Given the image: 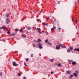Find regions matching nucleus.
Listing matches in <instances>:
<instances>
[{
  "label": "nucleus",
  "mask_w": 79,
  "mask_h": 79,
  "mask_svg": "<svg viewBox=\"0 0 79 79\" xmlns=\"http://www.w3.org/2000/svg\"><path fill=\"white\" fill-rule=\"evenodd\" d=\"M50 19V17H48L46 19V20L47 21H48V19Z\"/></svg>",
  "instance_id": "nucleus-24"
},
{
  "label": "nucleus",
  "mask_w": 79,
  "mask_h": 79,
  "mask_svg": "<svg viewBox=\"0 0 79 79\" xmlns=\"http://www.w3.org/2000/svg\"><path fill=\"white\" fill-rule=\"evenodd\" d=\"M31 56L32 57H33V56H34L32 54H31Z\"/></svg>",
  "instance_id": "nucleus-39"
},
{
  "label": "nucleus",
  "mask_w": 79,
  "mask_h": 79,
  "mask_svg": "<svg viewBox=\"0 0 79 79\" xmlns=\"http://www.w3.org/2000/svg\"><path fill=\"white\" fill-rule=\"evenodd\" d=\"M58 4H60V2H58Z\"/></svg>",
  "instance_id": "nucleus-44"
},
{
  "label": "nucleus",
  "mask_w": 79,
  "mask_h": 79,
  "mask_svg": "<svg viewBox=\"0 0 79 79\" xmlns=\"http://www.w3.org/2000/svg\"><path fill=\"white\" fill-rule=\"evenodd\" d=\"M50 61L51 62H53V61H54V60L53 59H50Z\"/></svg>",
  "instance_id": "nucleus-19"
},
{
  "label": "nucleus",
  "mask_w": 79,
  "mask_h": 79,
  "mask_svg": "<svg viewBox=\"0 0 79 79\" xmlns=\"http://www.w3.org/2000/svg\"><path fill=\"white\" fill-rule=\"evenodd\" d=\"M25 60H26V61H27V62H28V61H29V58H26V59H25Z\"/></svg>",
  "instance_id": "nucleus-16"
},
{
  "label": "nucleus",
  "mask_w": 79,
  "mask_h": 79,
  "mask_svg": "<svg viewBox=\"0 0 79 79\" xmlns=\"http://www.w3.org/2000/svg\"><path fill=\"white\" fill-rule=\"evenodd\" d=\"M38 45L39 46V47L40 48V49L43 48V47H42L43 45L42 44L39 43L38 44Z\"/></svg>",
  "instance_id": "nucleus-1"
},
{
  "label": "nucleus",
  "mask_w": 79,
  "mask_h": 79,
  "mask_svg": "<svg viewBox=\"0 0 79 79\" xmlns=\"http://www.w3.org/2000/svg\"><path fill=\"white\" fill-rule=\"evenodd\" d=\"M73 75L75 77H77V74L76 73H73Z\"/></svg>",
  "instance_id": "nucleus-9"
},
{
  "label": "nucleus",
  "mask_w": 79,
  "mask_h": 79,
  "mask_svg": "<svg viewBox=\"0 0 79 79\" xmlns=\"http://www.w3.org/2000/svg\"><path fill=\"white\" fill-rule=\"evenodd\" d=\"M23 79H26V77H23Z\"/></svg>",
  "instance_id": "nucleus-34"
},
{
  "label": "nucleus",
  "mask_w": 79,
  "mask_h": 79,
  "mask_svg": "<svg viewBox=\"0 0 79 79\" xmlns=\"http://www.w3.org/2000/svg\"><path fill=\"white\" fill-rule=\"evenodd\" d=\"M37 41L38 42H41V40L40 39H38V41Z\"/></svg>",
  "instance_id": "nucleus-22"
},
{
  "label": "nucleus",
  "mask_w": 79,
  "mask_h": 79,
  "mask_svg": "<svg viewBox=\"0 0 79 79\" xmlns=\"http://www.w3.org/2000/svg\"><path fill=\"white\" fill-rule=\"evenodd\" d=\"M31 28L30 27H27V30H31Z\"/></svg>",
  "instance_id": "nucleus-14"
},
{
  "label": "nucleus",
  "mask_w": 79,
  "mask_h": 79,
  "mask_svg": "<svg viewBox=\"0 0 79 79\" xmlns=\"http://www.w3.org/2000/svg\"><path fill=\"white\" fill-rule=\"evenodd\" d=\"M75 22H76V23H77V21H75Z\"/></svg>",
  "instance_id": "nucleus-48"
},
{
  "label": "nucleus",
  "mask_w": 79,
  "mask_h": 79,
  "mask_svg": "<svg viewBox=\"0 0 79 79\" xmlns=\"http://www.w3.org/2000/svg\"><path fill=\"white\" fill-rule=\"evenodd\" d=\"M48 44H49V45H52V44H51L50 43H48Z\"/></svg>",
  "instance_id": "nucleus-28"
},
{
  "label": "nucleus",
  "mask_w": 79,
  "mask_h": 79,
  "mask_svg": "<svg viewBox=\"0 0 79 79\" xmlns=\"http://www.w3.org/2000/svg\"><path fill=\"white\" fill-rule=\"evenodd\" d=\"M36 29L38 30V32H39V33H40V34H42V31H41V30L40 28H37Z\"/></svg>",
  "instance_id": "nucleus-3"
},
{
  "label": "nucleus",
  "mask_w": 79,
  "mask_h": 79,
  "mask_svg": "<svg viewBox=\"0 0 79 79\" xmlns=\"http://www.w3.org/2000/svg\"><path fill=\"white\" fill-rule=\"evenodd\" d=\"M46 34H49V33H48V32H46Z\"/></svg>",
  "instance_id": "nucleus-38"
},
{
  "label": "nucleus",
  "mask_w": 79,
  "mask_h": 79,
  "mask_svg": "<svg viewBox=\"0 0 79 79\" xmlns=\"http://www.w3.org/2000/svg\"><path fill=\"white\" fill-rule=\"evenodd\" d=\"M0 29H3V28H2V27H0Z\"/></svg>",
  "instance_id": "nucleus-43"
},
{
  "label": "nucleus",
  "mask_w": 79,
  "mask_h": 79,
  "mask_svg": "<svg viewBox=\"0 0 79 79\" xmlns=\"http://www.w3.org/2000/svg\"><path fill=\"white\" fill-rule=\"evenodd\" d=\"M42 10H41V11H40V12H42Z\"/></svg>",
  "instance_id": "nucleus-50"
},
{
  "label": "nucleus",
  "mask_w": 79,
  "mask_h": 79,
  "mask_svg": "<svg viewBox=\"0 0 79 79\" xmlns=\"http://www.w3.org/2000/svg\"><path fill=\"white\" fill-rule=\"evenodd\" d=\"M43 24L45 26H47V25H48V23H44Z\"/></svg>",
  "instance_id": "nucleus-25"
},
{
  "label": "nucleus",
  "mask_w": 79,
  "mask_h": 79,
  "mask_svg": "<svg viewBox=\"0 0 79 79\" xmlns=\"http://www.w3.org/2000/svg\"><path fill=\"white\" fill-rule=\"evenodd\" d=\"M54 21L55 22H56V19H54Z\"/></svg>",
  "instance_id": "nucleus-42"
},
{
  "label": "nucleus",
  "mask_w": 79,
  "mask_h": 79,
  "mask_svg": "<svg viewBox=\"0 0 79 79\" xmlns=\"http://www.w3.org/2000/svg\"><path fill=\"white\" fill-rule=\"evenodd\" d=\"M48 42V40H46L44 42H45V43H47V42Z\"/></svg>",
  "instance_id": "nucleus-17"
},
{
  "label": "nucleus",
  "mask_w": 79,
  "mask_h": 79,
  "mask_svg": "<svg viewBox=\"0 0 79 79\" xmlns=\"http://www.w3.org/2000/svg\"><path fill=\"white\" fill-rule=\"evenodd\" d=\"M2 27V29H5V28H6V27H5V25H3Z\"/></svg>",
  "instance_id": "nucleus-12"
},
{
  "label": "nucleus",
  "mask_w": 79,
  "mask_h": 79,
  "mask_svg": "<svg viewBox=\"0 0 79 79\" xmlns=\"http://www.w3.org/2000/svg\"><path fill=\"white\" fill-rule=\"evenodd\" d=\"M56 50H59L60 48V44L56 45Z\"/></svg>",
  "instance_id": "nucleus-5"
},
{
  "label": "nucleus",
  "mask_w": 79,
  "mask_h": 79,
  "mask_svg": "<svg viewBox=\"0 0 79 79\" xmlns=\"http://www.w3.org/2000/svg\"><path fill=\"white\" fill-rule=\"evenodd\" d=\"M22 37H26V35H22Z\"/></svg>",
  "instance_id": "nucleus-23"
},
{
  "label": "nucleus",
  "mask_w": 79,
  "mask_h": 79,
  "mask_svg": "<svg viewBox=\"0 0 79 79\" xmlns=\"http://www.w3.org/2000/svg\"><path fill=\"white\" fill-rule=\"evenodd\" d=\"M68 73V74H70L71 73V71H68L66 72V73Z\"/></svg>",
  "instance_id": "nucleus-13"
},
{
  "label": "nucleus",
  "mask_w": 79,
  "mask_h": 79,
  "mask_svg": "<svg viewBox=\"0 0 79 79\" xmlns=\"http://www.w3.org/2000/svg\"><path fill=\"white\" fill-rule=\"evenodd\" d=\"M20 32H23V30L22 29H20Z\"/></svg>",
  "instance_id": "nucleus-35"
},
{
  "label": "nucleus",
  "mask_w": 79,
  "mask_h": 79,
  "mask_svg": "<svg viewBox=\"0 0 79 79\" xmlns=\"http://www.w3.org/2000/svg\"><path fill=\"white\" fill-rule=\"evenodd\" d=\"M2 31L0 30V33H2Z\"/></svg>",
  "instance_id": "nucleus-45"
},
{
  "label": "nucleus",
  "mask_w": 79,
  "mask_h": 79,
  "mask_svg": "<svg viewBox=\"0 0 79 79\" xmlns=\"http://www.w3.org/2000/svg\"><path fill=\"white\" fill-rule=\"evenodd\" d=\"M73 76H74V75H73L72 74L70 75V77L71 78V77H73Z\"/></svg>",
  "instance_id": "nucleus-21"
},
{
  "label": "nucleus",
  "mask_w": 79,
  "mask_h": 79,
  "mask_svg": "<svg viewBox=\"0 0 79 79\" xmlns=\"http://www.w3.org/2000/svg\"><path fill=\"white\" fill-rule=\"evenodd\" d=\"M73 50V47H70L68 49V50H67V52H69L70 51H71V50Z\"/></svg>",
  "instance_id": "nucleus-2"
},
{
  "label": "nucleus",
  "mask_w": 79,
  "mask_h": 79,
  "mask_svg": "<svg viewBox=\"0 0 79 79\" xmlns=\"http://www.w3.org/2000/svg\"><path fill=\"white\" fill-rule=\"evenodd\" d=\"M24 64L25 66H27V65L26 64V62H24Z\"/></svg>",
  "instance_id": "nucleus-29"
},
{
  "label": "nucleus",
  "mask_w": 79,
  "mask_h": 79,
  "mask_svg": "<svg viewBox=\"0 0 79 79\" xmlns=\"http://www.w3.org/2000/svg\"><path fill=\"white\" fill-rule=\"evenodd\" d=\"M74 51H77V52H79V48L77 49L75 48L74 49Z\"/></svg>",
  "instance_id": "nucleus-11"
},
{
  "label": "nucleus",
  "mask_w": 79,
  "mask_h": 79,
  "mask_svg": "<svg viewBox=\"0 0 79 79\" xmlns=\"http://www.w3.org/2000/svg\"><path fill=\"white\" fill-rule=\"evenodd\" d=\"M61 66V64H57V66L58 67H59L60 66Z\"/></svg>",
  "instance_id": "nucleus-15"
},
{
  "label": "nucleus",
  "mask_w": 79,
  "mask_h": 79,
  "mask_svg": "<svg viewBox=\"0 0 79 79\" xmlns=\"http://www.w3.org/2000/svg\"><path fill=\"white\" fill-rule=\"evenodd\" d=\"M56 29V27H54V26H53V28H52L51 29V31H53V30H54V29Z\"/></svg>",
  "instance_id": "nucleus-10"
},
{
  "label": "nucleus",
  "mask_w": 79,
  "mask_h": 79,
  "mask_svg": "<svg viewBox=\"0 0 79 79\" xmlns=\"http://www.w3.org/2000/svg\"><path fill=\"white\" fill-rule=\"evenodd\" d=\"M6 23H7V24H9V23H10V20H9V19L7 18L6 19Z\"/></svg>",
  "instance_id": "nucleus-6"
},
{
  "label": "nucleus",
  "mask_w": 79,
  "mask_h": 79,
  "mask_svg": "<svg viewBox=\"0 0 79 79\" xmlns=\"http://www.w3.org/2000/svg\"><path fill=\"white\" fill-rule=\"evenodd\" d=\"M53 73H54L53 72H51V74H53Z\"/></svg>",
  "instance_id": "nucleus-41"
},
{
  "label": "nucleus",
  "mask_w": 79,
  "mask_h": 79,
  "mask_svg": "<svg viewBox=\"0 0 79 79\" xmlns=\"http://www.w3.org/2000/svg\"><path fill=\"white\" fill-rule=\"evenodd\" d=\"M12 64L14 66H18V64L16 63V62H13Z\"/></svg>",
  "instance_id": "nucleus-4"
},
{
  "label": "nucleus",
  "mask_w": 79,
  "mask_h": 79,
  "mask_svg": "<svg viewBox=\"0 0 79 79\" xmlns=\"http://www.w3.org/2000/svg\"><path fill=\"white\" fill-rule=\"evenodd\" d=\"M12 35V36L15 35V34H13L12 35Z\"/></svg>",
  "instance_id": "nucleus-31"
},
{
  "label": "nucleus",
  "mask_w": 79,
  "mask_h": 79,
  "mask_svg": "<svg viewBox=\"0 0 79 79\" xmlns=\"http://www.w3.org/2000/svg\"><path fill=\"white\" fill-rule=\"evenodd\" d=\"M7 34H10V31H7Z\"/></svg>",
  "instance_id": "nucleus-33"
},
{
  "label": "nucleus",
  "mask_w": 79,
  "mask_h": 79,
  "mask_svg": "<svg viewBox=\"0 0 79 79\" xmlns=\"http://www.w3.org/2000/svg\"><path fill=\"white\" fill-rule=\"evenodd\" d=\"M72 64H73V65H75V64H76V62H72Z\"/></svg>",
  "instance_id": "nucleus-8"
},
{
  "label": "nucleus",
  "mask_w": 79,
  "mask_h": 79,
  "mask_svg": "<svg viewBox=\"0 0 79 79\" xmlns=\"http://www.w3.org/2000/svg\"><path fill=\"white\" fill-rule=\"evenodd\" d=\"M60 47H62V48H66V46H65L64 45L63 46V45H62V44H60Z\"/></svg>",
  "instance_id": "nucleus-7"
},
{
  "label": "nucleus",
  "mask_w": 79,
  "mask_h": 79,
  "mask_svg": "<svg viewBox=\"0 0 79 79\" xmlns=\"http://www.w3.org/2000/svg\"><path fill=\"white\" fill-rule=\"evenodd\" d=\"M76 72L78 74L79 73V71L78 70H77L76 71Z\"/></svg>",
  "instance_id": "nucleus-27"
},
{
  "label": "nucleus",
  "mask_w": 79,
  "mask_h": 79,
  "mask_svg": "<svg viewBox=\"0 0 79 79\" xmlns=\"http://www.w3.org/2000/svg\"><path fill=\"white\" fill-rule=\"evenodd\" d=\"M34 42H37V41L35 40H34Z\"/></svg>",
  "instance_id": "nucleus-37"
},
{
  "label": "nucleus",
  "mask_w": 79,
  "mask_h": 79,
  "mask_svg": "<svg viewBox=\"0 0 79 79\" xmlns=\"http://www.w3.org/2000/svg\"><path fill=\"white\" fill-rule=\"evenodd\" d=\"M33 12H34V13H36L34 11Z\"/></svg>",
  "instance_id": "nucleus-47"
},
{
  "label": "nucleus",
  "mask_w": 79,
  "mask_h": 79,
  "mask_svg": "<svg viewBox=\"0 0 79 79\" xmlns=\"http://www.w3.org/2000/svg\"><path fill=\"white\" fill-rule=\"evenodd\" d=\"M2 75H3V73H2V72H1L0 73V76H2Z\"/></svg>",
  "instance_id": "nucleus-26"
},
{
  "label": "nucleus",
  "mask_w": 79,
  "mask_h": 79,
  "mask_svg": "<svg viewBox=\"0 0 79 79\" xmlns=\"http://www.w3.org/2000/svg\"><path fill=\"white\" fill-rule=\"evenodd\" d=\"M6 31H8V29H6Z\"/></svg>",
  "instance_id": "nucleus-49"
},
{
  "label": "nucleus",
  "mask_w": 79,
  "mask_h": 79,
  "mask_svg": "<svg viewBox=\"0 0 79 79\" xmlns=\"http://www.w3.org/2000/svg\"><path fill=\"white\" fill-rule=\"evenodd\" d=\"M61 28H60V27H59V31H60V30L61 29Z\"/></svg>",
  "instance_id": "nucleus-40"
},
{
  "label": "nucleus",
  "mask_w": 79,
  "mask_h": 79,
  "mask_svg": "<svg viewBox=\"0 0 79 79\" xmlns=\"http://www.w3.org/2000/svg\"><path fill=\"white\" fill-rule=\"evenodd\" d=\"M17 76H21V74H20V73H19L17 74Z\"/></svg>",
  "instance_id": "nucleus-30"
},
{
  "label": "nucleus",
  "mask_w": 79,
  "mask_h": 79,
  "mask_svg": "<svg viewBox=\"0 0 79 79\" xmlns=\"http://www.w3.org/2000/svg\"><path fill=\"white\" fill-rule=\"evenodd\" d=\"M5 15L6 17H8V16H9V14H6Z\"/></svg>",
  "instance_id": "nucleus-18"
},
{
  "label": "nucleus",
  "mask_w": 79,
  "mask_h": 79,
  "mask_svg": "<svg viewBox=\"0 0 79 79\" xmlns=\"http://www.w3.org/2000/svg\"><path fill=\"white\" fill-rule=\"evenodd\" d=\"M57 25L58 26H59V27H60V24H59V23H57Z\"/></svg>",
  "instance_id": "nucleus-32"
},
{
  "label": "nucleus",
  "mask_w": 79,
  "mask_h": 79,
  "mask_svg": "<svg viewBox=\"0 0 79 79\" xmlns=\"http://www.w3.org/2000/svg\"><path fill=\"white\" fill-rule=\"evenodd\" d=\"M40 22V23H41V21H40V20L39 19H38L37 21V22H38V23H39V22Z\"/></svg>",
  "instance_id": "nucleus-20"
},
{
  "label": "nucleus",
  "mask_w": 79,
  "mask_h": 79,
  "mask_svg": "<svg viewBox=\"0 0 79 79\" xmlns=\"http://www.w3.org/2000/svg\"><path fill=\"white\" fill-rule=\"evenodd\" d=\"M68 61H71V60H68Z\"/></svg>",
  "instance_id": "nucleus-46"
},
{
  "label": "nucleus",
  "mask_w": 79,
  "mask_h": 79,
  "mask_svg": "<svg viewBox=\"0 0 79 79\" xmlns=\"http://www.w3.org/2000/svg\"><path fill=\"white\" fill-rule=\"evenodd\" d=\"M33 46H34V47H36V46H35V45L34 44H33Z\"/></svg>",
  "instance_id": "nucleus-36"
}]
</instances>
